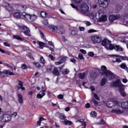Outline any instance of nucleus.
<instances>
[{"label": "nucleus", "mask_w": 128, "mask_h": 128, "mask_svg": "<svg viewBox=\"0 0 128 128\" xmlns=\"http://www.w3.org/2000/svg\"><path fill=\"white\" fill-rule=\"evenodd\" d=\"M121 42H123L124 44H125L126 42V39L124 38H122L120 40Z\"/></svg>", "instance_id": "obj_63"}, {"label": "nucleus", "mask_w": 128, "mask_h": 128, "mask_svg": "<svg viewBox=\"0 0 128 128\" xmlns=\"http://www.w3.org/2000/svg\"><path fill=\"white\" fill-rule=\"evenodd\" d=\"M101 70L102 71V74H105L106 76L108 78L109 80H112L116 76L114 73L110 70H108V68L105 66H101Z\"/></svg>", "instance_id": "obj_2"}, {"label": "nucleus", "mask_w": 128, "mask_h": 128, "mask_svg": "<svg viewBox=\"0 0 128 128\" xmlns=\"http://www.w3.org/2000/svg\"><path fill=\"white\" fill-rule=\"evenodd\" d=\"M106 78H103L100 82V84L102 86H104L106 84Z\"/></svg>", "instance_id": "obj_33"}, {"label": "nucleus", "mask_w": 128, "mask_h": 128, "mask_svg": "<svg viewBox=\"0 0 128 128\" xmlns=\"http://www.w3.org/2000/svg\"><path fill=\"white\" fill-rule=\"evenodd\" d=\"M90 116L92 118H94V116H96L97 114L96 112H92L90 113Z\"/></svg>", "instance_id": "obj_44"}, {"label": "nucleus", "mask_w": 128, "mask_h": 128, "mask_svg": "<svg viewBox=\"0 0 128 128\" xmlns=\"http://www.w3.org/2000/svg\"><path fill=\"white\" fill-rule=\"evenodd\" d=\"M18 28L20 32H23V34L26 36H32V35L30 34V28H28V26H18Z\"/></svg>", "instance_id": "obj_3"}, {"label": "nucleus", "mask_w": 128, "mask_h": 128, "mask_svg": "<svg viewBox=\"0 0 128 128\" xmlns=\"http://www.w3.org/2000/svg\"><path fill=\"white\" fill-rule=\"evenodd\" d=\"M106 48L108 50H114L116 52H122V48L120 46L110 44V46H107Z\"/></svg>", "instance_id": "obj_5"}, {"label": "nucleus", "mask_w": 128, "mask_h": 128, "mask_svg": "<svg viewBox=\"0 0 128 128\" xmlns=\"http://www.w3.org/2000/svg\"><path fill=\"white\" fill-rule=\"evenodd\" d=\"M98 124H106V122L104 120H100V122H98Z\"/></svg>", "instance_id": "obj_50"}, {"label": "nucleus", "mask_w": 128, "mask_h": 128, "mask_svg": "<svg viewBox=\"0 0 128 128\" xmlns=\"http://www.w3.org/2000/svg\"><path fill=\"white\" fill-rule=\"evenodd\" d=\"M38 44L40 46H44L45 44L44 42H38Z\"/></svg>", "instance_id": "obj_60"}, {"label": "nucleus", "mask_w": 128, "mask_h": 128, "mask_svg": "<svg viewBox=\"0 0 128 128\" xmlns=\"http://www.w3.org/2000/svg\"><path fill=\"white\" fill-rule=\"evenodd\" d=\"M20 8L21 10L24 11L28 8V6H26V5L22 4L20 6Z\"/></svg>", "instance_id": "obj_36"}, {"label": "nucleus", "mask_w": 128, "mask_h": 128, "mask_svg": "<svg viewBox=\"0 0 128 128\" xmlns=\"http://www.w3.org/2000/svg\"><path fill=\"white\" fill-rule=\"evenodd\" d=\"M80 52L84 54H86V51L84 49L80 50Z\"/></svg>", "instance_id": "obj_53"}, {"label": "nucleus", "mask_w": 128, "mask_h": 128, "mask_svg": "<svg viewBox=\"0 0 128 128\" xmlns=\"http://www.w3.org/2000/svg\"><path fill=\"white\" fill-rule=\"evenodd\" d=\"M5 8L8 12H12V10H14V7H12V6L10 4H6Z\"/></svg>", "instance_id": "obj_21"}, {"label": "nucleus", "mask_w": 128, "mask_h": 128, "mask_svg": "<svg viewBox=\"0 0 128 128\" xmlns=\"http://www.w3.org/2000/svg\"><path fill=\"white\" fill-rule=\"evenodd\" d=\"M122 62V60L120 58H116V60H113V62Z\"/></svg>", "instance_id": "obj_55"}, {"label": "nucleus", "mask_w": 128, "mask_h": 128, "mask_svg": "<svg viewBox=\"0 0 128 128\" xmlns=\"http://www.w3.org/2000/svg\"><path fill=\"white\" fill-rule=\"evenodd\" d=\"M109 20L110 22H114V20H120L122 21V18H120V15L116 14V15H110L109 16Z\"/></svg>", "instance_id": "obj_13"}, {"label": "nucleus", "mask_w": 128, "mask_h": 128, "mask_svg": "<svg viewBox=\"0 0 128 128\" xmlns=\"http://www.w3.org/2000/svg\"><path fill=\"white\" fill-rule=\"evenodd\" d=\"M22 14L20 12H16L14 14V16L16 18H20Z\"/></svg>", "instance_id": "obj_31"}, {"label": "nucleus", "mask_w": 128, "mask_h": 128, "mask_svg": "<svg viewBox=\"0 0 128 128\" xmlns=\"http://www.w3.org/2000/svg\"><path fill=\"white\" fill-rule=\"evenodd\" d=\"M14 73L11 72L10 70H4L2 72L0 70V76L2 78H6V76H14Z\"/></svg>", "instance_id": "obj_6"}, {"label": "nucleus", "mask_w": 128, "mask_h": 128, "mask_svg": "<svg viewBox=\"0 0 128 128\" xmlns=\"http://www.w3.org/2000/svg\"><path fill=\"white\" fill-rule=\"evenodd\" d=\"M71 6L73 8H76L77 10H80L82 14H86L88 12V4H84V2L78 6L77 7L74 4H71Z\"/></svg>", "instance_id": "obj_1"}, {"label": "nucleus", "mask_w": 128, "mask_h": 128, "mask_svg": "<svg viewBox=\"0 0 128 128\" xmlns=\"http://www.w3.org/2000/svg\"><path fill=\"white\" fill-rule=\"evenodd\" d=\"M110 42H112L111 40H110L106 38L104 39L102 41V46H104L105 48L108 50V48H106V46H110V44H110Z\"/></svg>", "instance_id": "obj_15"}, {"label": "nucleus", "mask_w": 128, "mask_h": 128, "mask_svg": "<svg viewBox=\"0 0 128 128\" xmlns=\"http://www.w3.org/2000/svg\"><path fill=\"white\" fill-rule=\"evenodd\" d=\"M13 38L15 40H20V42H22V40H24V38L20 37L19 35H14L13 36Z\"/></svg>", "instance_id": "obj_26"}, {"label": "nucleus", "mask_w": 128, "mask_h": 128, "mask_svg": "<svg viewBox=\"0 0 128 128\" xmlns=\"http://www.w3.org/2000/svg\"><path fill=\"white\" fill-rule=\"evenodd\" d=\"M40 62L42 64H46V60L42 56H40Z\"/></svg>", "instance_id": "obj_39"}, {"label": "nucleus", "mask_w": 128, "mask_h": 128, "mask_svg": "<svg viewBox=\"0 0 128 128\" xmlns=\"http://www.w3.org/2000/svg\"><path fill=\"white\" fill-rule=\"evenodd\" d=\"M98 16L100 22H106L108 20L106 15H104V12L102 10H100L98 12Z\"/></svg>", "instance_id": "obj_9"}, {"label": "nucleus", "mask_w": 128, "mask_h": 128, "mask_svg": "<svg viewBox=\"0 0 128 128\" xmlns=\"http://www.w3.org/2000/svg\"><path fill=\"white\" fill-rule=\"evenodd\" d=\"M74 0L76 4H78V6H80V4H82L84 2H82V0Z\"/></svg>", "instance_id": "obj_32"}, {"label": "nucleus", "mask_w": 128, "mask_h": 128, "mask_svg": "<svg viewBox=\"0 0 128 128\" xmlns=\"http://www.w3.org/2000/svg\"><path fill=\"white\" fill-rule=\"evenodd\" d=\"M78 58H80V60H84V56H82V54H79Z\"/></svg>", "instance_id": "obj_57"}, {"label": "nucleus", "mask_w": 128, "mask_h": 128, "mask_svg": "<svg viewBox=\"0 0 128 128\" xmlns=\"http://www.w3.org/2000/svg\"><path fill=\"white\" fill-rule=\"evenodd\" d=\"M4 44L5 46H10V44L8 42H4Z\"/></svg>", "instance_id": "obj_61"}, {"label": "nucleus", "mask_w": 128, "mask_h": 128, "mask_svg": "<svg viewBox=\"0 0 128 128\" xmlns=\"http://www.w3.org/2000/svg\"><path fill=\"white\" fill-rule=\"evenodd\" d=\"M58 98H59V100H62V98H64V95L62 94H59L58 96Z\"/></svg>", "instance_id": "obj_58"}, {"label": "nucleus", "mask_w": 128, "mask_h": 128, "mask_svg": "<svg viewBox=\"0 0 128 128\" xmlns=\"http://www.w3.org/2000/svg\"><path fill=\"white\" fill-rule=\"evenodd\" d=\"M52 73L54 74V76H58L59 72H58V68H55L54 70Z\"/></svg>", "instance_id": "obj_35"}, {"label": "nucleus", "mask_w": 128, "mask_h": 128, "mask_svg": "<svg viewBox=\"0 0 128 128\" xmlns=\"http://www.w3.org/2000/svg\"><path fill=\"white\" fill-rule=\"evenodd\" d=\"M40 34H41V35L42 36H41L42 38L44 40H46V38H44V34L42 33V31H40Z\"/></svg>", "instance_id": "obj_51"}, {"label": "nucleus", "mask_w": 128, "mask_h": 128, "mask_svg": "<svg viewBox=\"0 0 128 128\" xmlns=\"http://www.w3.org/2000/svg\"><path fill=\"white\" fill-rule=\"evenodd\" d=\"M71 34L72 36H76V34H78V32L76 30H73L71 32Z\"/></svg>", "instance_id": "obj_46"}, {"label": "nucleus", "mask_w": 128, "mask_h": 128, "mask_svg": "<svg viewBox=\"0 0 128 128\" xmlns=\"http://www.w3.org/2000/svg\"><path fill=\"white\" fill-rule=\"evenodd\" d=\"M33 64L36 68H42V65L38 62H34Z\"/></svg>", "instance_id": "obj_30"}, {"label": "nucleus", "mask_w": 128, "mask_h": 128, "mask_svg": "<svg viewBox=\"0 0 128 128\" xmlns=\"http://www.w3.org/2000/svg\"><path fill=\"white\" fill-rule=\"evenodd\" d=\"M48 58L52 60H54V57L52 54H49Z\"/></svg>", "instance_id": "obj_56"}, {"label": "nucleus", "mask_w": 128, "mask_h": 128, "mask_svg": "<svg viewBox=\"0 0 128 128\" xmlns=\"http://www.w3.org/2000/svg\"><path fill=\"white\" fill-rule=\"evenodd\" d=\"M42 24H45V26H47V24H48V21L46 20H42Z\"/></svg>", "instance_id": "obj_47"}, {"label": "nucleus", "mask_w": 128, "mask_h": 128, "mask_svg": "<svg viewBox=\"0 0 128 128\" xmlns=\"http://www.w3.org/2000/svg\"><path fill=\"white\" fill-rule=\"evenodd\" d=\"M88 56H94V54L92 52H88Z\"/></svg>", "instance_id": "obj_62"}, {"label": "nucleus", "mask_w": 128, "mask_h": 128, "mask_svg": "<svg viewBox=\"0 0 128 128\" xmlns=\"http://www.w3.org/2000/svg\"><path fill=\"white\" fill-rule=\"evenodd\" d=\"M10 120H12V116L8 114H3L0 118L1 122H8Z\"/></svg>", "instance_id": "obj_7"}, {"label": "nucleus", "mask_w": 128, "mask_h": 128, "mask_svg": "<svg viewBox=\"0 0 128 128\" xmlns=\"http://www.w3.org/2000/svg\"><path fill=\"white\" fill-rule=\"evenodd\" d=\"M46 88H44V86L42 87V91L40 92L39 94H37L36 98H42L44 96H46Z\"/></svg>", "instance_id": "obj_14"}, {"label": "nucleus", "mask_w": 128, "mask_h": 128, "mask_svg": "<svg viewBox=\"0 0 128 128\" xmlns=\"http://www.w3.org/2000/svg\"><path fill=\"white\" fill-rule=\"evenodd\" d=\"M86 108H90V104L89 103L86 104Z\"/></svg>", "instance_id": "obj_64"}, {"label": "nucleus", "mask_w": 128, "mask_h": 128, "mask_svg": "<svg viewBox=\"0 0 128 128\" xmlns=\"http://www.w3.org/2000/svg\"><path fill=\"white\" fill-rule=\"evenodd\" d=\"M22 70H26L28 68V66L26 64H23L22 66Z\"/></svg>", "instance_id": "obj_54"}, {"label": "nucleus", "mask_w": 128, "mask_h": 128, "mask_svg": "<svg viewBox=\"0 0 128 128\" xmlns=\"http://www.w3.org/2000/svg\"><path fill=\"white\" fill-rule=\"evenodd\" d=\"M120 66V68H122L123 70H126V68H128L126 64H122Z\"/></svg>", "instance_id": "obj_41"}, {"label": "nucleus", "mask_w": 128, "mask_h": 128, "mask_svg": "<svg viewBox=\"0 0 128 128\" xmlns=\"http://www.w3.org/2000/svg\"><path fill=\"white\" fill-rule=\"evenodd\" d=\"M94 98H95L96 100H100V97H98V94H96L94 93Z\"/></svg>", "instance_id": "obj_49"}, {"label": "nucleus", "mask_w": 128, "mask_h": 128, "mask_svg": "<svg viewBox=\"0 0 128 128\" xmlns=\"http://www.w3.org/2000/svg\"><path fill=\"white\" fill-rule=\"evenodd\" d=\"M18 85L20 87V90H26V88L24 87V82L20 80H18Z\"/></svg>", "instance_id": "obj_25"}, {"label": "nucleus", "mask_w": 128, "mask_h": 128, "mask_svg": "<svg viewBox=\"0 0 128 128\" xmlns=\"http://www.w3.org/2000/svg\"><path fill=\"white\" fill-rule=\"evenodd\" d=\"M79 30L80 32H84V30H86V28H84V27L79 26Z\"/></svg>", "instance_id": "obj_52"}, {"label": "nucleus", "mask_w": 128, "mask_h": 128, "mask_svg": "<svg viewBox=\"0 0 128 128\" xmlns=\"http://www.w3.org/2000/svg\"><path fill=\"white\" fill-rule=\"evenodd\" d=\"M91 40L92 42L94 44H96L101 42L102 39V38L98 36H92L91 38Z\"/></svg>", "instance_id": "obj_11"}, {"label": "nucleus", "mask_w": 128, "mask_h": 128, "mask_svg": "<svg viewBox=\"0 0 128 128\" xmlns=\"http://www.w3.org/2000/svg\"><path fill=\"white\" fill-rule=\"evenodd\" d=\"M4 66H7V68H10V70H16V68H14V67H12V66L8 64H3Z\"/></svg>", "instance_id": "obj_29"}, {"label": "nucleus", "mask_w": 128, "mask_h": 128, "mask_svg": "<svg viewBox=\"0 0 128 128\" xmlns=\"http://www.w3.org/2000/svg\"><path fill=\"white\" fill-rule=\"evenodd\" d=\"M22 14L26 20H30L31 22H35L38 18V16L36 14H28L26 12H23Z\"/></svg>", "instance_id": "obj_4"}, {"label": "nucleus", "mask_w": 128, "mask_h": 128, "mask_svg": "<svg viewBox=\"0 0 128 128\" xmlns=\"http://www.w3.org/2000/svg\"><path fill=\"white\" fill-rule=\"evenodd\" d=\"M56 68L54 66H51L48 68L47 70L49 72H54V70Z\"/></svg>", "instance_id": "obj_28"}, {"label": "nucleus", "mask_w": 128, "mask_h": 128, "mask_svg": "<svg viewBox=\"0 0 128 128\" xmlns=\"http://www.w3.org/2000/svg\"><path fill=\"white\" fill-rule=\"evenodd\" d=\"M86 74H88V72H85L82 73H80L78 74V76L81 80H84V78H86Z\"/></svg>", "instance_id": "obj_24"}, {"label": "nucleus", "mask_w": 128, "mask_h": 128, "mask_svg": "<svg viewBox=\"0 0 128 128\" xmlns=\"http://www.w3.org/2000/svg\"><path fill=\"white\" fill-rule=\"evenodd\" d=\"M98 30L94 29H90L88 31V34H92V32H96Z\"/></svg>", "instance_id": "obj_42"}, {"label": "nucleus", "mask_w": 128, "mask_h": 128, "mask_svg": "<svg viewBox=\"0 0 128 128\" xmlns=\"http://www.w3.org/2000/svg\"><path fill=\"white\" fill-rule=\"evenodd\" d=\"M56 116L60 118V120H65L66 118V114H64L60 113V112H57L56 114Z\"/></svg>", "instance_id": "obj_17"}, {"label": "nucleus", "mask_w": 128, "mask_h": 128, "mask_svg": "<svg viewBox=\"0 0 128 128\" xmlns=\"http://www.w3.org/2000/svg\"><path fill=\"white\" fill-rule=\"evenodd\" d=\"M122 82H120V80L118 79L115 82H113L111 84L110 86L114 88H122Z\"/></svg>", "instance_id": "obj_12"}, {"label": "nucleus", "mask_w": 128, "mask_h": 128, "mask_svg": "<svg viewBox=\"0 0 128 128\" xmlns=\"http://www.w3.org/2000/svg\"><path fill=\"white\" fill-rule=\"evenodd\" d=\"M50 30L52 32H58L60 30V27H58L54 25H50Z\"/></svg>", "instance_id": "obj_19"}, {"label": "nucleus", "mask_w": 128, "mask_h": 128, "mask_svg": "<svg viewBox=\"0 0 128 128\" xmlns=\"http://www.w3.org/2000/svg\"><path fill=\"white\" fill-rule=\"evenodd\" d=\"M44 117H41L40 118L39 120L37 122V124L38 126H40V124H42V120H44Z\"/></svg>", "instance_id": "obj_37"}, {"label": "nucleus", "mask_w": 128, "mask_h": 128, "mask_svg": "<svg viewBox=\"0 0 128 128\" xmlns=\"http://www.w3.org/2000/svg\"><path fill=\"white\" fill-rule=\"evenodd\" d=\"M128 18V12L123 14V18H122V24L124 26H128V21H126L124 20Z\"/></svg>", "instance_id": "obj_16"}, {"label": "nucleus", "mask_w": 128, "mask_h": 128, "mask_svg": "<svg viewBox=\"0 0 128 128\" xmlns=\"http://www.w3.org/2000/svg\"><path fill=\"white\" fill-rule=\"evenodd\" d=\"M112 56H115L116 58H120L122 60H128V58L127 56H118V55H112Z\"/></svg>", "instance_id": "obj_23"}, {"label": "nucleus", "mask_w": 128, "mask_h": 128, "mask_svg": "<svg viewBox=\"0 0 128 128\" xmlns=\"http://www.w3.org/2000/svg\"><path fill=\"white\" fill-rule=\"evenodd\" d=\"M18 102H20V104H24V97L22 95L20 94H18Z\"/></svg>", "instance_id": "obj_22"}, {"label": "nucleus", "mask_w": 128, "mask_h": 128, "mask_svg": "<svg viewBox=\"0 0 128 128\" xmlns=\"http://www.w3.org/2000/svg\"><path fill=\"white\" fill-rule=\"evenodd\" d=\"M67 58H68L67 56H63L62 57L60 60H62V62H66V60Z\"/></svg>", "instance_id": "obj_45"}, {"label": "nucleus", "mask_w": 128, "mask_h": 128, "mask_svg": "<svg viewBox=\"0 0 128 128\" xmlns=\"http://www.w3.org/2000/svg\"><path fill=\"white\" fill-rule=\"evenodd\" d=\"M62 60H60V61L59 62H55V64L56 66H60V64H62Z\"/></svg>", "instance_id": "obj_48"}, {"label": "nucleus", "mask_w": 128, "mask_h": 128, "mask_svg": "<svg viewBox=\"0 0 128 128\" xmlns=\"http://www.w3.org/2000/svg\"><path fill=\"white\" fill-rule=\"evenodd\" d=\"M70 74V70H68V69H64L62 70V74H64V76H66V74Z\"/></svg>", "instance_id": "obj_38"}, {"label": "nucleus", "mask_w": 128, "mask_h": 128, "mask_svg": "<svg viewBox=\"0 0 128 128\" xmlns=\"http://www.w3.org/2000/svg\"><path fill=\"white\" fill-rule=\"evenodd\" d=\"M98 1L102 8H108V4H110V0H98Z\"/></svg>", "instance_id": "obj_10"}, {"label": "nucleus", "mask_w": 128, "mask_h": 128, "mask_svg": "<svg viewBox=\"0 0 128 128\" xmlns=\"http://www.w3.org/2000/svg\"><path fill=\"white\" fill-rule=\"evenodd\" d=\"M120 94H121V96H126V94L124 92V88L120 89Z\"/></svg>", "instance_id": "obj_34"}, {"label": "nucleus", "mask_w": 128, "mask_h": 128, "mask_svg": "<svg viewBox=\"0 0 128 128\" xmlns=\"http://www.w3.org/2000/svg\"><path fill=\"white\" fill-rule=\"evenodd\" d=\"M122 108L126 110L124 111V114H128V101L124 102L121 104Z\"/></svg>", "instance_id": "obj_18"}, {"label": "nucleus", "mask_w": 128, "mask_h": 128, "mask_svg": "<svg viewBox=\"0 0 128 128\" xmlns=\"http://www.w3.org/2000/svg\"><path fill=\"white\" fill-rule=\"evenodd\" d=\"M11 116H14V118H16V116H18V113L16 112H14L12 115H10Z\"/></svg>", "instance_id": "obj_59"}, {"label": "nucleus", "mask_w": 128, "mask_h": 128, "mask_svg": "<svg viewBox=\"0 0 128 128\" xmlns=\"http://www.w3.org/2000/svg\"><path fill=\"white\" fill-rule=\"evenodd\" d=\"M112 104L115 106H120V102L116 98H112L111 100V102H105V104H106L107 108H112V106H110L112 104Z\"/></svg>", "instance_id": "obj_8"}, {"label": "nucleus", "mask_w": 128, "mask_h": 128, "mask_svg": "<svg viewBox=\"0 0 128 128\" xmlns=\"http://www.w3.org/2000/svg\"><path fill=\"white\" fill-rule=\"evenodd\" d=\"M92 102H94V106H98V102L94 98H92V100H91Z\"/></svg>", "instance_id": "obj_40"}, {"label": "nucleus", "mask_w": 128, "mask_h": 128, "mask_svg": "<svg viewBox=\"0 0 128 128\" xmlns=\"http://www.w3.org/2000/svg\"><path fill=\"white\" fill-rule=\"evenodd\" d=\"M111 112H112V114H124V111L121 110L120 108H116L115 109H112Z\"/></svg>", "instance_id": "obj_20"}, {"label": "nucleus", "mask_w": 128, "mask_h": 128, "mask_svg": "<svg viewBox=\"0 0 128 128\" xmlns=\"http://www.w3.org/2000/svg\"><path fill=\"white\" fill-rule=\"evenodd\" d=\"M62 124H65L66 126H72V122L70 120H64V121H61Z\"/></svg>", "instance_id": "obj_27"}, {"label": "nucleus", "mask_w": 128, "mask_h": 128, "mask_svg": "<svg viewBox=\"0 0 128 128\" xmlns=\"http://www.w3.org/2000/svg\"><path fill=\"white\" fill-rule=\"evenodd\" d=\"M40 14H41V16H42V18H46V12H40Z\"/></svg>", "instance_id": "obj_43"}]
</instances>
